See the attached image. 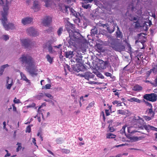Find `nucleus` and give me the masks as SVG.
I'll list each match as a JSON object with an SVG mask.
<instances>
[{"label":"nucleus","instance_id":"nucleus-39","mask_svg":"<svg viewBox=\"0 0 157 157\" xmlns=\"http://www.w3.org/2000/svg\"><path fill=\"white\" fill-rule=\"evenodd\" d=\"M134 23H136L135 25V27L136 28H138L140 26V22L138 20L136 22H134Z\"/></svg>","mask_w":157,"mask_h":157},{"label":"nucleus","instance_id":"nucleus-36","mask_svg":"<svg viewBox=\"0 0 157 157\" xmlns=\"http://www.w3.org/2000/svg\"><path fill=\"white\" fill-rule=\"evenodd\" d=\"M9 66V65L8 64H6L3 65H2L1 66L0 69H1L2 70H3V71H4V69L8 67Z\"/></svg>","mask_w":157,"mask_h":157},{"label":"nucleus","instance_id":"nucleus-46","mask_svg":"<svg viewBox=\"0 0 157 157\" xmlns=\"http://www.w3.org/2000/svg\"><path fill=\"white\" fill-rule=\"evenodd\" d=\"M45 95L50 99H52L53 98V96L49 94H45Z\"/></svg>","mask_w":157,"mask_h":157},{"label":"nucleus","instance_id":"nucleus-41","mask_svg":"<svg viewBox=\"0 0 157 157\" xmlns=\"http://www.w3.org/2000/svg\"><path fill=\"white\" fill-rule=\"evenodd\" d=\"M144 102L145 103V104L148 106L150 107V108H152V105L149 102L144 100Z\"/></svg>","mask_w":157,"mask_h":157},{"label":"nucleus","instance_id":"nucleus-54","mask_svg":"<svg viewBox=\"0 0 157 157\" xmlns=\"http://www.w3.org/2000/svg\"><path fill=\"white\" fill-rule=\"evenodd\" d=\"M2 38L3 39H9V37L8 35H4L2 36Z\"/></svg>","mask_w":157,"mask_h":157},{"label":"nucleus","instance_id":"nucleus-30","mask_svg":"<svg viewBox=\"0 0 157 157\" xmlns=\"http://www.w3.org/2000/svg\"><path fill=\"white\" fill-rule=\"evenodd\" d=\"M117 114H120L122 115H125L126 113L124 110L122 109H119L117 111Z\"/></svg>","mask_w":157,"mask_h":157},{"label":"nucleus","instance_id":"nucleus-20","mask_svg":"<svg viewBox=\"0 0 157 157\" xmlns=\"http://www.w3.org/2000/svg\"><path fill=\"white\" fill-rule=\"evenodd\" d=\"M145 130L148 131L151 130L157 132V128L149 125L145 126Z\"/></svg>","mask_w":157,"mask_h":157},{"label":"nucleus","instance_id":"nucleus-25","mask_svg":"<svg viewBox=\"0 0 157 157\" xmlns=\"http://www.w3.org/2000/svg\"><path fill=\"white\" fill-rule=\"evenodd\" d=\"M116 136L111 133H107L106 135V137L107 139H114L116 137Z\"/></svg>","mask_w":157,"mask_h":157},{"label":"nucleus","instance_id":"nucleus-8","mask_svg":"<svg viewBox=\"0 0 157 157\" xmlns=\"http://www.w3.org/2000/svg\"><path fill=\"white\" fill-rule=\"evenodd\" d=\"M26 32L29 36H38L39 34L37 31L32 27L27 28L26 29Z\"/></svg>","mask_w":157,"mask_h":157},{"label":"nucleus","instance_id":"nucleus-21","mask_svg":"<svg viewBox=\"0 0 157 157\" xmlns=\"http://www.w3.org/2000/svg\"><path fill=\"white\" fill-rule=\"evenodd\" d=\"M70 11L71 12V15H72L73 16L75 17L76 18H77V17H78L79 13L75 11L73 9H71Z\"/></svg>","mask_w":157,"mask_h":157},{"label":"nucleus","instance_id":"nucleus-2","mask_svg":"<svg viewBox=\"0 0 157 157\" xmlns=\"http://www.w3.org/2000/svg\"><path fill=\"white\" fill-rule=\"evenodd\" d=\"M9 2L8 0H6V4L4 6L3 11H2L1 13L2 18L0 19L2 24L6 30L13 29L14 28V25L13 24L9 23H7V16L8 15V10L9 9Z\"/></svg>","mask_w":157,"mask_h":157},{"label":"nucleus","instance_id":"nucleus-19","mask_svg":"<svg viewBox=\"0 0 157 157\" xmlns=\"http://www.w3.org/2000/svg\"><path fill=\"white\" fill-rule=\"evenodd\" d=\"M127 40H123V42H125V43H127L128 47V52L129 53L131 54L133 52V51L131 45L130 44L127 43Z\"/></svg>","mask_w":157,"mask_h":157},{"label":"nucleus","instance_id":"nucleus-32","mask_svg":"<svg viewBox=\"0 0 157 157\" xmlns=\"http://www.w3.org/2000/svg\"><path fill=\"white\" fill-rule=\"evenodd\" d=\"M6 78L7 84H13V80L12 78H10L9 77H7Z\"/></svg>","mask_w":157,"mask_h":157},{"label":"nucleus","instance_id":"nucleus-38","mask_svg":"<svg viewBox=\"0 0 157 157\" xmlns=\"http://www.w3.org/2000/svg\"><path fill=\"white\" fill-rule=\"evenodd\" d=\"M63 31V29L62 27H60L57 31V33L59 36L62 33V32Z\"/></svg>","mask_w":157,"mask_h":157},{"label":"nucleus","instance_id":"nucleus-1","mask_svg":"<svg viewBox=\"0 0 157 157\" xmlns=\"http://www.w3.org/2000/svg\"><path fill=\"white\" fill-rule=\"evenodd\" d=\"M19 60L23 63L26 64V70L32 76L36 75L38 72L41 71L40 70L37 68L34 60L29 55H22Z\"/></svg>","mask_w":157,"mask_h":157},{"label":"nucleus","instance_id":"nucleus-29","mask_svg":"<svg viewBox=\"0 0 157 157\" xmlns=\"http://www.w3.org/2000/svg\"><path fill=\"white\" fill-rule=\"evenodd\" d=\"M112 103L114 105H116V106H122L121 103L122 102L120 101L117 100H115L113 101Z\"/></svg>","mask_w":157,"mask_h":157},{"label":"nucleus","instance_id":"nucleus-6","mask_svg":"<svg viewBox=\"0 0 157 157\" xmlns=\"http://www.w3.org/2000/svg\"><path fill=\"white\" fill-rule=\"evenodd\" d=\"M71 68L74 71L78 72L80 71H84L86 69L84 64L81 63L72 64L71 65Z\"/></svg>","mask_w":157,"mask_h":157},{"label":"nucleus","instance_id":"nucleus-62","mask_svg":"<svg viewBox=\"0 0 157 157\" xmlns=\"http://www.w3.org/2000/svg\"><path fill=\"white\" fill-rule=\"evenodd\" d=\"M12 106L13 108V110L14 111H17V108L15 106V105L14 104H13L12 105Z\"/></svg>","mask_w":157,"mask_h":157},{"label":"nucleus","instance_id":"nucleus-47","mask_svg":"<svg viewBox=\"0 0 157 157\" xmlns=\"http://www.w3.org/2000/svg\"><path fill=\"white\" fill-rule=\"evenodd\" d=\"M46 106V105L45 103H43L40 106L38 109V110L39 111V112H41V111L40 110V109H41V108H42L43 106Z\"/></svg>","mask_w":157,"mask_h":157},{"label":"nucleus","instance_id":"nucleus-15","mask_svg":"<svg viewBox=\"0 0 157 157\" xmlns=\"http://www.w3.org/2000/svg\"><path fill=\"white\" fill-rule=\"evenodd\" d=\"M59 9L60 11H61L63 13H68L67 8L69 6H67L65 5L64 4H59Z\"/></svg>","mask_w":157,"mask_h":157},{"label":"nucleus","instance_id":"nucleus-23","mask_svg":"<svg viewBox=\"0 0 157 157\" xmlns=\"http://www.w3.org/2000/svg\"><path fill=\"white\" fill-rule=\"evenodd\" d=\"M47 60L50 63H52L53 62V57L50 56L49 54H47L45 57Z\"/></svg>","mask_w":157,"mask_h":157},{"label":"nucleus","instance_id":"nucleus-18","mask_svg":"<svg viewBox=\"0 0 157 157\" xmlns=\"http://www.w3.org/2000/svg\"><path fill=\"white\" fill-rule=\"evenodd\" d=\"M95 75L90 72L87 71L85 72V79L89 80L90 78H94Z\"/></svg>","mask_w":157,"mask_h":157},{"label":"nucleus","instance_id":"nucleus-3","mask_svg":"<svg viewBox=\"0 0 157 157\" xmlns=\"http://www.w3.org/2000/svg\"><path fill=\"white\" fill-rule=\"evenodd\" d=\"M119 40H108V45L112 48L115 51L118 52L124 51L125 47L122 41Z\"/></svg>","mask_w":157,"mask_h":157},{"label":"nucleus","instance_id":"nucleus-14","mask_svg":"<svg viewBox=\"0 0 157 157\" xmlns=\"http://www.w3.org/2000/svg\"><path fill=\"white\" fill-rule=\"evenodd\" d=\"M33 21V18H32L26 17L22 19L21 23L24 25H25L31 23Z\"/></svg>","mask_w":157,"mask_h":157},{"label":"nucleus","instance_id":"nucleus-34","mask_svg":"<svg viewBox=\"0 0 157 157\" xmlns=\"http://www.w3.org/2000/svg\"><path fill=\"white\" fill-rule=\"evenodd\" d=\"M154 82H151V84L154 86L156 87L157 86V75L156 78L154 80Z\"/></svg>","mask_w":157,"mask_h":157},{"label":"nucleus","instance_id":"nucleus-7","mask_svg":"<svg viewBox=\"0 0 157 157\" xmlns=\"http://www.w3.org/2000/svg\"><path fill=\"white\" fill-rule=\"evenodd\" d=\"M143 98L147 101L154 102L157 100V95L155 93L146 94L144 95Z\"/></svg>","mask_w":157,"mask_h":157},{"label":"nucleus","instance_id":"nucleus-13","mask_svg":"<svg viewBox=\"0 0 157 157\" xmlns=\"http://www.w3.org/2000/svg\"><path fill=\"white\" fill-rule=\"evenodd\" d=\"M80 34L78 33H69L70 39H81L80 37Z\"/></svg>","mask_w":157,"mask_h":157},{"label":"nucleus","instance_id":"nucleus-37","mask_svg":"<svg viewBox=\"0 0 157 157\" xmlns=\"http://www.w3.org/2000/svg\"><path fill=\"white\" fill-rule=\"evenodd\" d=\"M17 145H18V146L17 148V151L18 152L21 148V143H17Z\"/></svg>","mask_w":157,"mask_h":157},{"label":"nucleus","instance_id":"nucleus-12","mask_svg":"<svg viewBox=\"0 0 157 157\" xmlns=\"http://www.w3.org/2000/svg\"><path fill=\"white\" fill-rule=\"evenodd\" d=\"M139 40H136V43L139 46V48L141 49H144L146 46V45L145 44L146 40H141L139 41Z\"/></svg>","mask_w":157,"mask_h":157},{"label":"nucleus","instance_id":"nucleus-50","mask_svg":"<svg viewBox=\"0 0 157 157\" xmlns=\"http://www.w3.org/2000/svg\"><path fill=\"white\" fill-rule=\"evenodd\" d=\"M51 87V85L49 84H47L45 85V86L44 87V88H46V89H50Z\"/></svg>","mask_w":157,"mask_h":157},{"label":"nucleus","instance_id":"nucleus-61","mask_svg":"<svg viewBox=\"0 0 157 157\" xmlns=\"http://www.w3.org/2000/svg\"><path fill=\"white\" fill-rule=\"evenodd\" d=\"M36 139H35V138H33V143L35 145V146H36Z\"/></svg>","mask_w":157,"mask_h":157},{"label":"nucleus","instance_id":"nucleus-4","mask_svg":"<svg viewBox=\"0 0 157 157\" xmlns=\"http://www.w3.org/2000/svg\"><path fill=\"white\" fill-rule=\"evenodd\" d=\"M62 46V44H59L57 45L52 47L51 45L50 42H48L46 44V47L48 48V52L52 54H56L59 50H61L60 48Z\"/></svg>","mask_w":157,"mask_h":157},{"label":"nucleus","instance_id":"nucleus-49","mask_svg":"<svg viewBox=\"0 0 157 157\" xmlns=\"http://www.w3.org/2000/svg\"><path fill=\"white\" fill-rule=\"evenodd\" d=\"M13 85V84L6 83V88L7 89L10 90Z\"/></svg>","mask_w":157,"mask_h":157},{"label":"nucleus","instance_id":"nucleus-58","mask_svg":"<svg viewBox=\"0 0 157 157\" xmlns=\"http://www.w3.org/2000/svg\"><path fill=\"white\" fill-rule=\"evenodd\" d=\"M105 113L106 116H108L110 114L109 111V110L108 109L105 110Z\"/></svg>","mask_w":157,"mask_h":157},{"label":"nucleus","instance_id":"nucleus-5","mask_svg":"<svg viewBox=\"0 0 157 157\" xmlns=\"http://www.w3.org/2000/svg\"><path fill=\"white\" fill-rule=\"evenodd\" d=\"M133 119L136 121L137 125L139 128L141 129H144V128L145 129V126L147 125L145 124V122H144V121L142 118L138 116L137 117H134Z\"/></svg>","mask_w":157,"mask_h":157},{"label":"nucleus","instance_id":"nucleus-40","mask_svg":"<svg viewBox=\"0 0 157 157\" xmlns=\"http://www.w3.org/2000/svg\"><path fill=\"white\" fill-rule=\"evenodd\" d=\"M108 128L109 131L111 132H113L115 130V129L113 127H110V124L109 125Z\"/></svg>","mask_w":157,"mask_h":157},{"label":"nucleus","instance_id":"nucleus-31","mask_svg":"<svg viewBox=\"0 0 157 157\" xmlns=\"http://www.w3.org/2000/svg\"><path fill=\"white\" fill-rule=\"evenodd\" d=\"M98 33V31L97 28H95L91 30V33L92 35V36H93V34L94 35V34H97Z\"/></svg>","mask_w":157,"mask_h":157},{"label":"nucleus","instance_id":"nucleus-43","mask_svg":"<svg viewBox=\"0 0 157 157\" xmlns=\"http://www.w3.org/2000/svg\"><path fill=\"white\" fill-rule=\"evenodd\" d=\"M13 102L16 104H19L21 103L20 100L19 99H17L16 98H14Z\"/></svg>","mask_w":157,"mask_h":157},{"label":"nucleus","instance_id":"nucleus-57","mask_svg":"<svg viewBox=\"0 0 157 157\" xmlns=\"http://www.w3.org/2000/svg\"><path fill=\"white\" fill-rule=\"evenodd\" d=\"M74 22L75 23H78V22H79L80 21V20L78 18V17H77V18H75V19L74 20Z\"/></svg>","mask_w":157,"mask_h":157},{"label":"nucleus","instance_id":"nucleus-56","mask_svg":"<svg viewBox=\"0 0 157 157\" xmlns=\"http://www.w3.org/2000/svg\"><path fill=\"white\" fill-rule=\"evenodd\" d=\"M105 75L107 77H111L112 76V74L109 72H105Z\"/></svg>","mask_w":157,"mask_h":157},{"label":"nucleus","instance_id":"nucleus-28","mask_svg":"<svg viewBox=\"0 0 157 157\" xmlns=\"http://www.w3.org/2000/svg\"><path fill=\"white\" fill-rule=\"evenodd\" d=\"M129 101L131 102H136L139 103H140L141 102V101L140 100L137 98L134 97L131 98Z\"/></svg>","mask_w":157,"mask_h":157},{"label":"nucleus","instance_id":"nucleus-42","mask_svg":"<svg viewBox=\"0 0 157 157\" xmlns=\"http://www.w3.org/2000/svg\"><path fill=\"white\" fill-rule=\"evenodd\" d=\"M116 36L117 38H121V33L120 31L116 32Z\"/></svg>","mask_w":157,"mask_h":157},{"label":"nucleus","instance_id":"nucleus-11","mask_svg":"<svg viewBox=\"0 0 157 157\" xmlns=\"http://www.w3.org/2000/svg\"><path fill=\"white\" fill-rule=\"evenodd\" d=\"M40 5L38 1H34L31 9H32L34 12L38 11L40 10Z\"/></svg>","mask_w":157,"mask_h":157},{"label":"nucleus","instance_id":"nucleus-10","mask_svg":"<svg viewBox=\"0 0 157 157\" xmlns=\"http://www.w3.org/2000/svg\"><path fill=\"white\" fill-rule=\"evenodd\" d=\"M52 21V18L50 16L44 17L42 21V23L44 26H48Z\"/></svg>","mask_w":157,"mask_h":157},{"label":"nucleus","instance_id":"nucleus-64","mask_svg":"<svg viewBox=\"0 0 157 157\" xmlns=\"http://www.w3.org/2000/svg\"><path fill=\"white\" fill-rule=\"evenodd\" d=\"M132 139L133 140L135 141H137L139 140V138L137 137H133Z\"/></svg>","mask_w":157,"mask_h":157},{"label":"nucleus","instance_id":"nucleus-35","mask_svg":"<svg viewBox=\"0 0 157 157\" xmlns=\"http://www.w3.org/2000/svg\"><path fill=\"white\" fill-rule=\"evenodd\" d=\"M84 41L83 42V43L82 44V46H84V45H85V47H86V46H87V45L88 44V43H89V42L87 41V40H83Z\"/></svg>","mask_w":157,"mask_h":157},{"label":"nucleus","instance_id":"nucleus-24","mask_svg":"<svg viewBox=\"0 0 157 157\" xmlns=\"http://www.w3.org/2000/svg\"><path fill=\"white\" fill-rule=\"evenodd\" d=\"M118 59V57L115 56H113L111 58V61L113 63V64H115L117 61Z\"/></svg>","mask_w":157,"mask_h":157},{"label":"nucleus","instance_id":"nucleus-52","mask_svg":"<svg viewBox=\"0 0 157 157\" xmlns=\"http://www.w3.org/2000/svg\"><path fill=\"white\" fill-rule=\"evenodd\" d=\"M77 75L81 77H84L85 78V73L81 74H78Z\"/></svg>","mask_w":157,"mask_h":157},{"label":"nucleus","instance_id":"nucleus-44","mask_svg":"<svg viewBox=\"0 0 157 157\" xmlns=\"http://www.w3.org/2000/svg\"><path fill=\"white\" fill-rule=\"evenodd\" d=\"M154 63H152V66H154V67H153L152 68H154V71L155 72V73H157V64L155 65H153V64H154Z\"/></svg>","mask_w":157,"mask_h":157},{"label":"nucleus","instance_id":"nucleus-27","mask_svg":"<svg viewBox=\"0 0 157 157\" xmlns=\"http://www.w3.org/2000/svg\"><path fill=\"white\" fill-rule=\"evenodd\" d=\"M152 72H153V73H156L154 71V68H152L149 71H148L147 73H146V78L147 79L149 76L150 75V74H151V73Z\"/></svg>","mask_w":157,"mask_h":157},{"label":"nucleus","instance_id":"nucleus-17","mask_svg":"<svg viewBox=\"0 0 157 157\" xmlns=\"http://www.w3.org/2000/svg\"><path fill=\"white\" fill-rule=\"evenodd\" d=\"M21 42L22 46L25 48H31L30 44L28 40H21Z\"/></svg>","mask_w":157,"mask_h":157},{"label":"nucleus","instance_id":"nucleus-22","mask_svg":"<svg viewBox=\"0 0 157 157\" xmlns=\"http://www.w3.org/2000/svg\"><path fill=\"white\" fill-rule=\"evenodd\" d=\"M143 87L138 84L135 85L133 88V90L135 91H139L142 90Z\"/></svg>","mask_w":157,"mask_h":157},{"label":"nucleus","instance_id":"nucleus-59","mask_svg":"<svg viewBox=\"0 0 157 157\" xmlns=\"http://www.w3.org/2000/svg\"><path fill=\"white\" fill-rule=\"evenodd\" d=\"M3 128L5 129L6 131H7V129L6 128V123L5 121H4L3 123Z\"/></svg>","mask_w":157,"mask_h":157},{"label":"nucleus","instance_id":"nucleus-26","mask_svg":"<svg viewBox=\"0 0 157 157\" xmlns=\"http://www.w3.org/2000/svg\"><path fill=\"white\" fill-rule=\"evenodd\" d=\"M146 111L148 114L151 116L152 117L154 116V113L153 111L152 108H150V109H147Z\"/></svg>","mask_w":157,"mask_h":157},{"label":"nucleus","instance_id":"nucleus-48","mask_svg":"<svg viewBox=\"0 0 157 157\" xmlns=\"http://www.w3.org/2000/svg\"><path fill=\"white\" fill-rule=\"evenodd\" d=\"M64 71L65 72H66L67 69L69 70V66L67 64H65L64 66Z\"/></svg>","mask_w":157,"mask_h":157},{"label":"nucleus","instance_id":"nucleus-33","mask_svg":"<svg viewBox=\"0 0 157 157\" xmlns=\"http://www.w3.org/2000/svg\"><path fill=\"white\" fill-rule=\"evenodd\" d=\"M82 7L84 9H87L88 8H91V6L89 4H86L84 3H82Z\"/></svg>","mask_w":157,"mask_h":157},{"label":"nucleus","instance_id":"nucleus-55","mask_svg":"<svg viewBox=\"0 0 157 157\" xmlns=\"http://www.w3.org/2000/svg\"><path fill=\"white\" fill-rule=\"evenodd\" d=\"M97 76L98 77H100V78H104V76L101 73H98V74H97Z\"/></svg>","mask_w":157,"mask_h":157},{"label":"nucleus","instance_id":"nucleus-51","mask_svg":"<svg viewBox=\"0 0 157 157\" xmlns=\"http://www.w3.org/2000/svg\"><path fill=\"white\" fill-rule=\"evenodd\" d=\"M144 117L146 121H150L151 119V118L148 116H144Z\"/></svg>","mask_w":157,"mask_h":157},{"label":"nucleus","instance_id":"nucleus-60","mask_svg":"<svg viewBox=\"0 0 157 157\" xmlns=\"http://www.w3.org/2000/svg\"><path fill=\"white\" fill-rule=\"evenodd\" d=\"M64 56L66 58H68L69 57V53L67 52H65L64 53Z\"/></svg>","mask_w":157,"mask_h":157},{"label":"nucleus","instance_id":"nucleus-9","mask_svg":"<svg viewBox=\"0 0 157 157\" xmlns=\"http://www.w3.org/2000/svg\"><path fill=\"white\" fill-rule=\"evenodd\" d=\"M97 40V42H96L95 46L97 47V48L99 50L101 51L102 50L103 48V45H108V41L107 43H106V42H104L101 40Z\"/></svg>","mask_w":157,"mask_h":157},{"label":"nucleus","instance_id":"nucleus-63","mask_svg":"<svg viewBox=\"0 0 157 157\" xmlns=\"http://www.w3.org/2000/svg\"><path fill=\"white\" fill-rule=\"evenodd\" d=\"M94 104V101H92L91 102H90L89 104V105L90 107H92L93 106Z\"/></svg>","mask_w":157,"mask_h":157},{"label":"nucleus","instance_id":"nucleus-16","mask_svg":"<svg viewBox=\"0 0 157 157\" xmlns=\"http://www.w3.org/2000/svg\"><path fill=\"white\" fill-rule=\"evenodd\" d=\"M20 75L21 76V79H22L26 82L27 85H30V81L26 77V75L22 72H20Z\"/></svg>","mask_w":157,"mask_h":157},{"label":"nucleus","instance_id":"nucleus-53","mask_svg":"<svg viewBox=\"0 0 157 157\" xmlns=\"http://www.w3.org/2000/svg\"><path fill=\"white\" fill-rule=\"evenodd\" d=\"M31 131V128L29 126H28L26 128V132H30Z\"/></svg>","mask_w":157,"mask_h":157},{"label":"nucleus","instance_id":"nucleus-45","mask_svg":"<svg viewBox=\"0 0 157 157\" xmlns=\"http://www.w3.org/2000/svg\"><path fill=\"white\" fill-rule=\"evenodd\" d=\"M101 116H102L104 121H105L106 118L105 116L104 113L103 111L101 113Z\"/></svg>","mask_w":157,"mask_h":157}]
</instances>
